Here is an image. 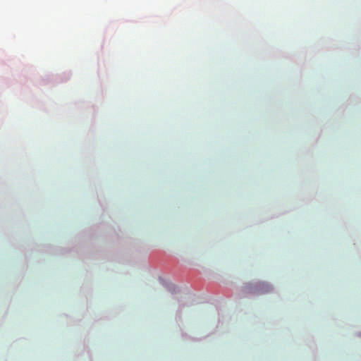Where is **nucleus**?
<instances>
[{
    "mask_svg": "<svg viewBox=\"0 0 361 361\" xmlns=\"http://www.w3.org/2000/svg\"><path fill=\"white\" fill-rule=\"evenodd\" d=\"M251 293L257 295H263L269 293L272 290L271 286L266 282H259L255 286L247 287Z\"/></svg>",
    "mask_w": 361,
    "mask_h": 361,
    "instance_id": "1",
    "label": "nucleus"
}]
</instances>
